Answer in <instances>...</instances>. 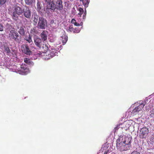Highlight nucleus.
Here are the masks:
<instances>
[{
	"label": "nucleus",
	"mask_w": 154,
	"mask_h": 154,
	"mask_svg": "<svg viewBox=\"0 0 154 154\" xmlns=\"http://www.w3.org/2000/svg\"><path fill=\"white\" fill-rule=\"evenodd\" d=\"M131 137L130 135L127 137L120 136L116 141V145L118 149L120 151L129 149L131 147Z\"/></svg>",
	"instance_id": "f257e3e1"
},
{
	"label": "nucleus",
	"mask_w": 154,
	"mask_h": 154,
	"mask_svg": "<svg viewBox=\"0 0 154 154\" xmlns=\"http://www.w3.org/2000/svg\"><path fill=\"white\" fill-rule=\"evenodd\" d=\"M11 71L14 72H15L17 73L22 75H25L30 72V70L27 68V66L25 65H21L20 68H18L17 69V66H14L13 68L10 69Z\"/></svg>",
	"instance_id": "f03ea898"
},
{
	"label": "nucleus",
	"mask_w": 154,
	"mask_h": 154,
	"mask_svg": "<svg viewBox=\"0 0 154 154\" xmlns=\"http://www.w3.org/2000/svg\"><path fill=\"white\" fill-rule=\"evenodd\" d=\"M23 10L20 7L15 6L13 7L12 9V17L15 20H17L18 18V16L21 15L23 13Z\"/></svg>",
	"instance_id": "7ed1b4c3"
},
{
	"label": "nucleus",
	"mask_w": 154,
	"mask_h": 154,
	"mask_svg": "<svg viewBox=\"0 0 154 154\" xmlns=\"http://www.w3.org/2000/svg\"><path fill=\"white\" fill-rule=\"evenodd\" d=\"M146 103V102L140 101L138 104H136L137 106L132 111V114L134 115L137 114L139 112L143 109Z\"/></svg>",
	"instance_id": "20e7f679"
},
{
	"label": "nucleus",
	"mask_w": 154,
	"mask_h": 154,
	"mask_svg": "<svg viewBox=\"0 0 154 154\" xmlns=\"http://www.w3.org/2000/svg\"><path fill=\"white\" fill-rule=\"evenodd\" d=\"M146 103V102L140 101L138 104H136L137 106L132 111V114L134 115L137 114L139 112L143 109Z\"/></svg>",
	"instance_id": "39448f33"
},
{
	"label": "nucleus",
	"mask_w": 154,
	"mask_h": 154,
	"mask_svg": "<svg viewBox=\"0 0 154 154\" xmlns=\"http://www.w3.org/2000/svg\"><path fill=\"white\" fill-rule=\"evenodd\" d=\"M34 42L35 45L39 48H42L45 50H47L48 48L46 44H44L42 39L38 37H35L34 39Z\"/></svg>",
	"instance_id": "423d86ee"
},
{
	"label": "nucleus",
	"mask_w": 154,
	"mask_h": 154,
	"mask_svg": "<svg viewBox=\"0 0 154 154\" xmlns=\"http://www.w3.org/2000/svg\"><path fill=\"white\" fill-rule=\"evenodd\" d=\"M47 21L42 17H39L37 28L38 29H45L47 26Z\"/></svg>",
	"instance_id": "0eeeda50"
},
{
	"label": "nucleus",
	"mask_w": 154,
	"mask_h": 154,
	"mask_svg": "<svg viewBox=\"0 0 154 154\" xmlns=\"http://www.w3.org/2000/svg\"><path fill=\"white\" fill-rule=\"evenodd\" d=\"M9 35L10 39H13L18 42H20L21 36L19 35L18 33L15 30H11Z\"/></svg>",
	"instance_id": "6e6552de"
},
{
	"label": "nucleus",
	"mask_w": 154,
	"mask_h": 154,
	"mask_svg": "<svg viewBox=\"0 0 154 154\" xmlns=\"http://www.w3.org/2000/svg\"><path fill=\"white\" fill-rule=\"evenodd\" d=\"M47 51L45 54L46 55L48 56V57H46L47 59H50L53 56L56 55L57 54L55 48L53 47H51L48 50H47Z\"/></svg>",
	"instance_id": "1a4fd4ad"
},
{
	"label": "nucleus",
	"mask_w": 154,
	"mask_h": 154,
	"mask_svg": "<svg viewBox=\"0 0 154 154\" xmlns=\"http://www.w3.org/2000/svg\"><path fill=\"white\" fill-rule=\"evenodd\" d=\"M149 133L148 129L145 127H144L140 130V137L141 138H145Z\"/></svg>",
	"instance_id": "9d476101"
},
{
	"label": "nucleus",
	"mask_w": 154,
	"mask_h": 154,
	"mask_svg": "<svg viewBox=\"0 0 154 154\" xmlns=\"http://www.w3.org/2000/svg\"><path fill=\"white\" fill-rule=\"evenodd\" d=\"M23 13L24 16L28 19H29L31 16V11L29 7L25 6L23 9Z\"/></svg>",
	"instance_id": "9b49d317"
},
{
	"label": "nucleus",
	"mask_w": 154,
	"mask_h": 154,
	"mask_svg": "<svg viewBox=\"0 0 154 154\" xmlns=\"http://www.w3.org/2000/svg\"><path fill=\"white\" fill-rule=\"evenodd\" d=\"M21 50L23 53L27 55H30L32 54L31 51L27 45H22L21 47Z\"/></svg>",
	"instance_id": "f8f14e48"
},
{
	"label": "nucleus",
	"mask_w": 154,
	"mask_h": 154,
	"mask_svg": "<svg viewBox=\"0 0 154 154\" xmlns=\"http://www.w3.org/2000/svg\"><path fill=\"white\" fill-rule=\"evenodd\" d=\"M47 8L54 11L56 9V7L54 3L53 0L47 2Z\"/></svg>",
	"instance_id": "ddd939ff"
},
{
	"label": "nucleus",
	"mask_w": 154,
	"mask_h": 154,
	"mask_svg": "<svg viewBox=\"0 0 154 154\" xmlns=\"http://www.w3.org/2000/svg\"><path fill=\"white\" fill-rule=\"evenodd\" d=\"M56 9L58 10H61L63 8L62 2L61 0H56Z\"/></svg>",
	"instance_id": "4468645a"
},
{
	"label": "nucleus",
	"mask_w": 154,
	"mask_h": 154,
	"mask_svg": "<svg viewBox=\"0 0 154 154\" xmlns=\"http://www.w3.org/2000/svg\"><path fill=\"white\" fill-rule=\"evenodd\" d=\"M41 37L43 41H45L47 39L48 33L47 32L43 31L40 34Z\"/></svg>",
	"instance_id": "2eb2a0df"
},
{
	"label": "nucleus",
	"mask_w": 154,
	"mask_h": 154,
	"mask_svg": "<svg viewBox=\"0 0 154 154\" xmlns=\"http://www.w3.org/2000/svg\"><path fill=\"white\" fill-rule=\"evenodd\" d=\"M32 36L30 34L26 35L24 38V39L27 41L29 43L32 44L33 43V42L32 39Z\"/></svg>",
	"instance_id": "dca6fc26"
},
{
	"label": "nucleus",
	"mask_w": 154,
	"mask_h": 154,
	"mask_svg": "<svg viewBox=\"0 0 154 154\" xmlns=\"http://www.w3.org/2000/svg\"><path fill=\"white\" fill-rule=\"evenodd\" d=\"M24 62L26 64L29 65L31 66H32L34 65V63L30 59L25 58L24 59Z\"/></svg>",
	"instance_id": "f3484780"
},
{
	"label": "nucleus",
	"mask_w": 154,
	"mask_h": 154,
	"mask_svg": "<svg viewBox=\"0 0 154 154\" xmlns=\"http://www.w3.org/2000/svg\"><path fill=\"white\" fill-rule=\"evenodd\" d=\"M18 32L22 36L25 35V30L23 27H21L20 29L18 31Z\"/></svg>",
	"instance_id": "a211bd4d"
},
{
	"label": "nucleus",
	"mask_w": 154,
	"mask_h": 154,
	"mask_svg": "<svg viewBox=\"0 0 154 154\" xmlns=\"http://www.w3.org/2000/svg\"><path fill=\"white\" fill-rule=\"evenodd\" d=\"M80 1L82 2L83 5L85 8L88 7L89 2V0H80Z\"/></svg>",
	"instance_id": "6ab92c4d"
},
{
	"label": "nucleus",
	"mask_w": 154,
	"mask_h": 154,
	"mask_svg": "<svg viewBox=\"0 0 154 154\" xmlns=\"http://www.w3.org/2000/svg\"><path fill=\"white\" fill-rule=\"evenodd\" d=\"M33 21H34V25H36L38 20V16L37 14H36L34 13V15L33 16Z\"/></svg>",
	"instance_id": "aec40b11"
},
{
	"label": "nucleus",
	"mask_w": 154,
	"mask_h": 154,
	"mask_svg": "<svg viewBox=\"0 0 154 154\" xmlns=\"http://www.w3.org/2000/svg\"><path fill=\"white\" fill-rule=\"evenodd\" d=\"M26 4L28 5H31L35 2V0H25Z\"/></svg>",
	"instance_id": "412c9836"
},
{
	"label": "nucleus",
	"mask_w": 154,
	"mask_h": 154,
	"mask_svg": "<svg viewBox=\"0 0 154 154\" xmlns=\"http://www.w3.org/2000/svg\"><path fill=\"white\" fill-rule=\"evenodd\" d=\"M37 8L38 11L39 12H42L41 9V6L40 2H38L37 4Z\"/></svg>",
	"instance_id": "4be33fe9"
},
{
	"label": "nucleus",
	"mask_w": 154,
	"mask_h": 154,
	"mask_svg": "<svg viewBox=\"0 0 154 154\" xmlns=\"http://www.w3.org/2000/svg\"><path fill=\"white\" fill-rule=\"evenodd\" d=\"M134 121L135 123L138 124H140L142 122V118L140 117L137 118H135L134 119Z\"/></svg>",
	"instance_id": "5701e85b"
},
{
	"label": "nucleus",
	"mask_w": 154,
	"mask_h": 154,
	"mask_svg": "<svg viewBox=\"0 0 154 154\" xmlns=\"http://www.w3.org/2000/svg\"><path fill=\"white\" fill-rule=\"evenodd\" d=\"M62 40V42L63 44H65L67 40V37L66 36H63L61 37Z\"/></svg>",
	"instance_id": "b1692460"
},
{
	"label": "nucleus",
	"mask_w": 154,
	"mask_h": 154,
	"mask_svg": "<svg viewBox=\"0 0 154 154\" xmlns=\"http://www.w3.org/2000/svg\"><path fill=\"white\" fill-rule=\"evenodd\" d=\"M45 54L46 55L45 53H42L40 51H38L35 54V55L37 57H42V55H45Z\"/></svg>",
	"instance_id": "393cba45"
},
{
	"label": "nucleus",
	"mask_w": 154,
	"mask_h": 154,
	"mask_svg": "<svg viewBox=\"0 0 154 154\" xmlns=\"http://www.w3.org/2000/svg\"><path fill=\"white\" fill-rule=\"evenodd\" d=\"M5 51L8 54H9L11 53V51L10 50V49L7 46L5 47Z\"/></svg>",
	"instance_id": "a878e982"
},
{
	"label": "nucleus",
	"mask_w": 154,
	"mask_h": 154,
	"mask_svg": "<svg viewBox=\"0 0 154 154\" xmlns=\"http://www.w3.org/2000/svg\"><path fill=\"white\" fill-rule=\"evenodd\" d=\"M78 11H79V13L78 14V15H80V17L83 14L84 12V10L83 8L81 7H79L78 8Z\"/></svg>",
	"instance_id": "bb28decb"
},
{
	"label": "nucleus",
	"mask_w": 154,
	"mask_h": 154,
	"mask_svg": "<svg viewBox=\"0 0 154 154\" xmlns=\"http://www.w3.org/2000/svg\"><path fill=\"white\" fill-rule=\"evenodd\" d=\"M74 30L73 29V28L72 27V25H70L68 28H67V31H69L70 32H72V31L74 32Z\"/></svg>",
	"instance_id": "cd10ccee"
},
{
	"label": "nucleus",
	"mask_w": 154,
	"mask_h": 154,
	"mask_svg": "<svg viewBox=\"0 0 154 154\" xmlns=\"http://www.w3.org/2000/svg\"><path fill=\"white\" fill-rule=\"evenodd\" d=\"M6 27L7 29H11L12 28V26L11 25V24L7 23V24Z\"/></svg>",
	"instance_id": "c85d7f7f"
},
{
	"label": "nucleus",
	"mask_w": 154,
	"mask_h": 154,
	"mask_svg": "<svg viewBox=\"0 0 154 154\" xmlns=\"http://www.w3.org/2000/svg\"><path fill=\"white\" fill-rule=\"evenodd\" d=\"M80 29L78 28H76L74 30V33H78L80 32Z\"/></svg>",
	"instance_id": "c756f323"
},
{
	"label": "nucleus",
	"mask_w": 154,
	"mask_h": 154,
	"mask_svg": "<svg viewBox=\"0 0 154 154\" xmlns=\"http://www.w3.org/2000/svg\"><path fill=\"white\" fill-rule=\"evenodd\" d=\"M7 0H0V4L1 5L4 4L6 2Z\"/></svg>",
	"instance_id": "7c9ffc66"
},
{
	"label": "nucleus",
	"mask_w": 154,
	"mask_h": 154,
	"mask_svg": "<svg viewBox=\"0 0 154 154\" xmlns=\"http://www.w3.org/2000/svg\"><path fill=\"white\" fill-rule=\"evenodd\" d=\"M4 26L3 25L0 23V31H2L3 30Z\"/></svg>",
	"instance_id": "2f4dec72"
},
{
	"label": "nucleus",
	"mask_w": 154,
	"mask_h": 154,
	"mask_svg": "<svg viewBox=\"0 0 154 154\" xmlns=\"http://www.w3.org/2000/svg\"><path fill=\"white\" fill-rule=\"evenodd\" d=\"M86 14V9H85V12L84 13V14L83 16V19H85Z\"/></svg>",
	"instance_id": "473e14b6"
},
{
	"label": "nucleus",
	"mask_w": 154,
	"mask_h": 154,
	"mask_svg": "<svg viewBox=\"0 0 154 154\" xmlns=\"http://www.w3.org/2000/svg\"><path fill=\"white\" fill-rule=\"evenodd\" d=\"M122 125H119L117 126L115 128V131L118 130L119 128H120V126Z\"/></svg>",
	"instance_id": "72a5a7b5"
},
{
	"label": "nucleus",
	"mask_w": 154,
	"mask_h": 154,
	"mask_svg": "<svg viewBox=\"0 0 154 154\" xmlns=\"http://www.w3.org/2000/svg\"><path fill=\"white\" fill-rule=\"evenodd\" d=\"M76 22L75 20L74 19H72L71 21V23L73 24H74Z\"/></svg>",
	"instance_id": "f704fd0d"
},
{
	"label": "nucleus",
	"mask_w": 154,
	"mask_h": 154,
	"mask_svg": "<svg viewBox=\"0 0 154 154\" xmlns=\"http://www.w3.org/2000/svg\"><path fill=\"white\" fill-rule=\"evenodd\" d=\"M131 154H140V153L139 152H137V151H134L132 152Z\"/></svg>",
	"instance_id": "c9c22d12"
},
{
	"label": "nucleus",
	"mask_w": 154,
	"mask_h": 154,
	"mask_svg": "<svg viewBox=\"0 0 154 154\" xmlns=\"http://www.w3.org/2000/svg\"><path fill=\"white\" fill-rule=\"evenodd\" d=\"M128 122H128H128H124V123L123 124L124 125V124H128V127H130V125H129V124H128Z\"/></svg>",
	"instance_id": "e433bc0d"
},
{
	"label": "nucleus",
	"mask_w": 154,
	"mask_h": 154,
	"mask_svg": "<svg viewBox=\"0 0 154 154\" xmlns=\"http://www.w3.org/2000/svg\"><path fill=\"white\" fill-rule=\"evenodd\" d=\"M74 24L75 26H79L80 25V24H79L78 23L76 22L75 23V24Z\"/></svg>",
	"instance_id": "4c0bfd02"
},
{
	"label": "nucleus",
	"mask_w": 154,
	"mask_h": 154,
	"mask_svg": "<svg viewBox=\"0 0 154 154\" xmlns=\"http://www.w3.org/2000/svg\"><path fill=\"white\" fill-rule=\"evenodd\" d=\"M107 152H105L104 153V154H107Z\"/></svg>",
	"instance_id": "58836bf2"
},
{
	"label": "nucleus",
	"mask_w": 154,
	"mask_h": 154,
	"mask_svg": "<svg viewBox=\"0 0 154 154\" xmlns=\"http://www.w3.org/2000/svg\"><path fill=\"white\" fill-rule=\"evenodd\" d=\"M74 0H70V1H73Z\"/></svg>",
	"instance_id": "ea45409f"
}]
</instances>
